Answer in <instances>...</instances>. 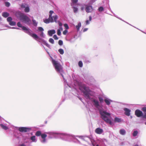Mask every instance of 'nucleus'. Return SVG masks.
Wrapping results in <instances>:
<instances>
[{
    "instance_id": "obj_25",
    "label": "nucleus",
    "mask_w": 146,
    "mask_h": 146,
    "mask_svg": "<svg viewBox=\"0 0 146 146\" xmlns=\"http://www.w3.org/2000/svg\"><path fill=\"white\" fill-rule=\"evenodd\" d=\"M81 23L79 22L78 23V25L76 26V28L78 31H79L80 28L81 27Z\"/></svg>"
},
{
    "instance_id": "obj_2",
    "label": "nucleus",
    "mask_w": 146,
    "mask_h": 146,
    "mask_svg": "<svg viewBox=\"0 0 146 146\" xmlns=\"http://www.w3.org/2000/svg\"><path fill=\"white\" fill-rule=\"evenodd\" d=\"M80 136H76L67 134L61 133L60 138L62 139L69 141H73L79 144L86 145L84 142H82V139L79 137Z\"/></svg>"
},
{
    "instance_id": "obj_39",
    "label": "nucleus",
    "mask_w": 146,
    "mask_h": 146,
    "mask_svg": "<svg viewBox=\"0 0 146 146\" xmlns=\"http://www.w3.org/2000/svg\"><path fill=\"white\" fill-rule=\"evenodd\" d=\"M33 25L34 26H36L37 25V23L35 20L34 19H33Z\"/></svg>"
},
{
    "instance_id": "obj_17",
    "label": "nucleus",
    "mask_w": 146,
    "mask_h": 146,
    "mask_svg": "<svg viewBox=\"0 0 146 146\" xmlns=\"http://www.w3.org/2000/svg\"><path fill=\"white\" fill-rule=\"evenodd\" d=\"M124 110L125 111V114L127 116H129L130 114L131 110L127 108H124Z\"/></svg>"
},
{
    "instance_id": "obj_14",
    "label": "nucleus",
    "mask_w": 146,
    "mask_h": 146,
    "mask_svg": "<svg viewBox=\"0 0 146 146\" xmlns=\"http://www.w3.org/2000/svg\"><path fill=\"white\" fill-rule=\"evenodd\" d=\"M135 114L138 117H142L143 118L144 114L142 111L139 110H136L135 111Z\"/></svg>"
},
{
    "instance_id": "obj_58",
    "label": "nucleus",
    "mask_w": 146,
    "mask_h": 146,
    "mask_svg": "<svg viewBox=\"0 0 146 146\" xmlns=\"http://www.w3.org/2000/svg\"><path fill=\"white\" fill-rule=\"evenodd\" d=\"M5 26H6V27H9V28H11V27H9V26H8V25H6Z\"/></svg>"
},
{
    "instance_id": "obj_55",
    "label": "nucleus",
    "mask_w": 146,
    "mask_h": 146,
    "mask_svg": "<svg viewBox=\"0 0 146 146\" xmlns=\"http://www.w3.org/2000/svg\"><path fill=\"white\" fill-rule=\"evenodd\" d=\"M79 99L82 101V99L80 97H78Z\"/></svg>"
},
{
    "instance_id": "obj_11",
    "label": "nucleus",
    "mask_w": 146,
    "mask_h": 146,
    "mask_svg": "<svg viewBox=\"0 0 146 146\" xmlns=\"http://www.w3.org/2000/svg\"><path fill=\"white\" fill-rule=\"evenodd\" d=\"M16 129H18L19 131L21 132H29L31 129L30 127H15Z\"/></svg>"
},
{
    "instance_id": "obj_47",
    "label": "nucleus",
    "mask_w": 146,
    "mask_h": 146,
    "mask_svg": "<svg viewBox=\"0 0 146 146\" xmlns=\"http://www.w3.org/2000/svg\"><path fill=\"white\" fill-rule=\"evenodd\" d=\"M68 32L67 30L65 29L63 33V34L64 35H66Z\"/></svg>"
},
{
    "instance_id": "obj_48",
    "label": "nucleus",
    "mask_w": 146,
    "mask_h": 146,
    "mask_svg": "<svg viewBox=\"0 0 146 146\" xmlns=\"http://www.w3.org/2000/svg\"><path fill=\"white\" fill-rule=\"evenodd\" d=\"M58 23L59 26L60 27H62V23L59 21H58Z\"/></svg>"
},
{
    "instance_id": "obj_8",
    "label": "nucleus",
    "mask_w": 146,
    "mask_h": 146,
    "mask_svg": "<svg viewBox=\"0 0 146 146\" xmlns=\"http://www.w3.org/2000/svg\"><path fill=\"white\" fill-rule=\"evenodd\" d=\"M79 137L82 139V142H84L86 144L85 145H86V144L87 143L90 145H92L93 146H99L98 144L95 145L93 140L90 137L80 136Z\"/></svg>"
},
{
    "instance_id": "obj_26",
    "label": "nucleus",
    "mask_w": 146,
    "mask_h": 146,
    "mask_svg": "<svg viewBox=\"0 0 146 146\" xmlns=\"http://www.w3.org/2000/svg\"><path fill=\"white\" fill-rule=\"evenodd\" d=\"M115 121L116 122L119 123L121 121V119L120 118L115 117L114 119Z\"/></svg>"
},
{
    "instance_id": "obj_31",
    "label": "nucleus",
    "mask_w": 146,
    "mask_h": 146,
    "mask_svg": "<svg viewBox=\"0 0 146 146\" xmlns=\"http://www.w3.org/2000/svg\"><path fill=\"white\" fill-rule=\"evenodd\" d=\"M13 20V19L11 17H8L7 19V21L9 23V22H11V21H12Z\"/></svg>"
},
{
    "instance_id": "obj_35",
    "label": "nucleus",
    "mask_w": 146,
    "mask_h": 146,
    "mask_svg": "<svg viewBox=\"0 0 146 146\" xmlns=\"http://www.w3.org/2000/svg\"><path fill=\"white\" fill-rule=\"evenodd\" d=\"M98 10L99 12H102L104 11V9L103 7H100L99 8Z\"/></svg>"
},
{
    "instance_id": "obj_59",
    "label": "nucleus",
    "mask_w": 146,
    "mask_h": 146,
    "mask_svg": "<svg viewBox=\"0 0 146 146\" xmlns=\"http://www.w3.org/2000/svg\"><path fill=\"white\" fill-rule=\"evenodd\" d=\"M134 146H139L137 144H136L134 145Z\"/></svg>"
},
{
    "instance_id": "obj_22",
    "label": "nucleus",
    "mask_w": 146,
    "mask_h": 146,
    "mask_svg": "<svg viewBox=\"0 0 146 146\" xmlns=\"http://www.w3.org/2000/svg\"><path fill=\"white\" fill-rule=\"evenodd\" d=\"M138 133V131L137 130H134L132 133V135L134 137H135L137 136Z\"/></svg>"
},
{
    "instance_id": "obj_6",
    "label": "nucleus",
    "mask_w": 146,
    "mask_h": 146,
    "mask_svg": "<svg viewBox=\"0 0 146 146\" xmlns=\"http://www.w3.org/2000/svg\"><path fill=\"white\" fill-rule=\"evenodd\" d=\"M100 113L101 116V117L105 121L111 125L112 124V122L109 118L111 117L110 116L111 114L110 113L102 110H100Z\"/></svg>"
},
{
    "instance_id": "obj_32",
    "label": "nucleus",
    "mask_w": 146,
    "mask_h": 146,
    "mask_svg": "<svg viewBox=\"0 0 146 146\" xmlns=\"http://www.w3.org/2000/svg\"><path fill=\"white\" fill-rule=\"evenodd\" d=\"M29 8L28 7H27L25 8L24 11L25 12H29Z\"/></svg>"
},
{
    "instance_id": "obj_52",
    "label": "nucleus",
    "mask_w": 146,
    "mask_h": 146,
    "mask_svg": "<svg viewBox=\"0 0 146 146\" xmlns=\"http://www.w3.org/2000/svg\"><path fill=\"white\" fill-rule=\"evenodd\" d=\"M92 19V17L91 16H90L89 17V21H91Z\"/></svg>"
},
{
    "instance_id": "obj_34",
    "label": "nucleus",
    "mask_w": 146,
    "mask_h": 146,
    "mask_svg": "<svg viewBox=\"0 0 146 146\" xmlns=\"http://www.w3.org/2000/svg\"><path fill=\"white\" fill-rule=\"evenodd\" d=\"M40 36L41 37L43 38H44L45 36V35L44 34L43 32H41V33L40 34Z\"/></svg>"
},
{
    "instance_id": "obj_29",
    "label": "nucleus",
    "mask_w": 146,
    "mask_h": 146,
    "mask_svg": "<svg viewBox=\"0 0 146 146\" xmlns=\"http://www.w3.org/2000/svg\"><path fill=\"white\" fill-rule=\"evenodd\" d=\"M58 51L61 54H63L64 53V50L62 48L59 49L58 50Z\"/></svg>"
},
{
    "instance_id": "obj_24",
    "label": "nucleus",
    "mask_w": 146,
    "mask_h": 146,
    "mask_svg": "<svg viewBox=\"0 0 146 146\" xmlns=\"http://www.w3.org/2000/svg\"><path fill=\"white\" fill-rule=\"evenodd\" d=\"M74 5H73V6H72L73 8V11L74 13H76L78 12V8L74 7Z\"/></svg>"
},
{
    "instance_id": "obj_38",
    "label": "nucleus",
    "mask_w": 146,
    "mask_h": 146,
    "mask_svg": "<svg viewBox=\"0 0 146 146\" xmlns=\"http://www.w3.org/2000/svg\"><path fill=\"white\" fill-rule=\"evenodd\" d=\"M64 26L65 27V29H66L68 30L69 29V27L67 24H65L64 25Z\"/></svg>"
},
{
    "instance_id": "obj_61",
    "label": "nucleus",
    "mask_w": 146,
    "mask_h": 146,
    "mask_svg": "<svg viewBox=\"0 0 146 146\" xmlns=\"http://www.w3.org/2000/svg\"><path fill=\"white\" fill-rule=\"evenodd\" d=\"M116 17L117 18H118L119 19H120V20H122V19H120V18H118L117 17Z\"/></svg>"
},
{
    "instance_id": "obj_1",
    "label": "nucleus",
    "mask_w": 146,
    "mask_h": 146,
    "mask_svg": "<svg viewBox=\"0 0 146 146\" xmlns=\"http://www.w3.org/2000/svg\"><path fill=\"white\" fill-rule=\"evenodd\" d=\"M17 25L18 27L22 28L23 30L25 32L31 36L36 40L38 41L39 42H42L47 47L50 48V45L46 41L44 40V39L39 38L36 34L33 33L32 31L28 28L22 26V25L20 22H18Z\"/></svg>"
},
{
    "instance_id": "obj_46",
    "label": "nucleus",
    "mask_w": 146,
    "mask_h": 146,
    "mask_svg": "<svg viewBox=\"0 0 146 146\" xmlns=\"http://www.w3.org/2000/svg\"><path fill=\"white\" fill-rule=\"evenodd\" d=\"M53 38L55 40H58V37H57V35H55L53 36Z\"/></svg>"
},
{
    "instance_id": "obj_5",
    "label": "nucleus",
    "mask_w": 146,
    "mask_h": 146,
    "mask_svg": "<svg viewBox=\"0 0 146 146\" xmlns=\"http://www.w3.org/2000/svg\"><path fill=\"white\" fill-rule=\"evenodd\" d=\"M16 16L22 22L27 25L30 24L31 23L30 19L24 13L18 12L16 13Z\"/></svg>"
},
{
    "instance_id": "obj_18",
    "label": "nucleus",
    "mask_w": 146,
    "mask_h": 146,
    "mask_svg": "<svg viewBox=\"0 0 146 146\" xmlns=\"http://www.w3.org/2000/svg\"><path fill=\"white\" fill-rule=\"evenodd\" d=\"M104 100L106 105L108 106L110 105L111 102H113V100L107 98L105 99Z\"/></svg>"
},
{
    "instance_id": "obj_41",
    "label": "nucleus",
    "mask_w": 146,
    "mask_h": 146,
    "mask_svg": "<svg viewBox=\"0 0 146 146\" xmlns=\"http://www.w3.org/2000/svg\"><path fill=\"white\" fill-rule=\"evenodd\" d=\"M98 99L101 103H102L103 102L104 100L103 98L102 97H99L98 98Z\"/></svg>"
},
{
    "instance_id": "obj_4",
    "label": "nucleus",
    "mask_w": 146,
    "mask_h": 146,
    "mask_svg": "<svg viewBox=\"0 0 146 146\" xmlns=\"http://www.w3.org/2000/svg\"><path fill=\"white\" fill-rule=\"evenodd\" d=\"M79 88L86 99H90L91 98L90 96L92 95L93 92L88 87H86L84 84H81L79 85Z\"/></svg>"
},
{
    "instance_id": "obj_44",
    "label": "nucleus",
    "mask_w": 146,
    "mask_h": 146,
    "mask_svg": "<svg viewBox=\"0 0 146 146\" xmlns=\"http://www.w3.org/2000/svg\"><path fill=\"white\" fill-rule=\"evenodd\" d=\"M5 5L7 7H9L10 5V3H9L8 2H6L5 3Z\"/></svg>"
},
{
    "instance_id": "obj_28",
    "label": "nucleus",
    "mask_w": 146,
    "mask_h": 146,
    "mask_svg": "<svg viewBox=\"0 0 146 146\" xmlns=\"http://www.w3.org/2000/svg\"><path fill=\"white\" fill-rule=\"evenodd\" d=\"M9 24L10 25L12 26H15L16 25V22L13 21L9 22Z\"/></svg>"
},
{
    "instance_id": "obj_21",
    "label": "nucleus",
    "mask_w": 146,
    "mask_h": 146,
    "mask_svg": "<svg viewBox=\"0 0 146 146\" xmlns=\"http://www.w3.org/2000/svg\"><path fill=\"white\" fill-rule=\"evenodd\" d=\"M2 16L5 18L8 17L9 15V14L7 12H4L2 13Z\"/></svg>"
},
{
    "instance_id": "obj_62",
    "label": "nucleus",
    "mask_w": 146,
    "mask_h": 146,
    "mask_svg": "<svg viewBox=\"0 0 146 146\" xmlns=\"http://www.w3.org/2000/svg\"><path fill=\"white\" fill-rule=\"evenodd\" d=\"M145 124L146 125V122H145Z\"/></svg>"
},
{
    "instance_id": "obj_64",
    "label": "nucleus",
    "mask_w": 146,
    "mask_h": 146,
    "mask_svg": "<svg viewBox=\"0 0 146 146\" xmlns=\"http://www.w3.org/2000/svg\"><path fill=\"white\" fill-rule=\"evenodd\" d=\"M47 53L48 54H49V53L48 52Z\"/></svg>"
},
{
    "instance_id": "obj_45",
    "label": "nucleus",
    "mask_w": 146,
    "mask_h": 146,
    "mask_svg": "<svg viewBox=\"0 0 146 146\" xmlns=\"http://www.w3.org/2000/svg\"><path fill=\"white\" fill-rule=\"evenodd\" d=\"M57 34L58 35H59V36L61 34V33L60 31V30H57Z\"/></svg>"
},
{
    "instance_id": "obj_3",
    "label": "nucleus",
    "mask_w": 146,
    "mask_h": 146,
    "mask_svg": "<svg viewBox=\"0 0 146 146\" xmlns=\"http://www.w3.org/2000/svg\"><path fill=\"white\" fill-rule=\"evenodd\" d=\"M50 57L51 61L56 70L57 72L60 74L63 79L64 83H65L66 80H65L64 78V74L62 70V66L58 61L54 59L52 57Z\"/></svg>"
},
{
    "instance_id": "obj_30",
    "label": "nucleus",
    "mask_w": 146,
    "mask_h": 146,
    "mask_svg": "<svg viewBox=\"0 0 146 146\" xmlns=\"http://www.w3.org/2000/svg\"><path fill=\"white\" fill-rule=\"evenodd\" d=\"M72 3L71 4L72 6H73V5H74L76 4L78 2V0H71Z\"/></svg>"
},
{
    "instance_id": "obj_23",
    "label": "nucleus",
    "mask_w": 146,
    "mask_h": 146,
    "mask_svg": "<svg viewBox=\"0 0 146 146\" xmlns=\"http://www.w3.org/2000/svg\"><path fill=\"white\" fill-rule=\"evenodd\" d=\"M120 133L122 135H125L126 133L125 130L123 129H121L119 131Z\"/></svg>"
},
{
    "instance_id": "obj_15",
    "label": "nucleus",
    "mask_w": 146,
    "mask_h": 146,
    "mask_svg": "<svg viewBox=\"0 0 146 146\" xmlns=\"http://www.w3.org/2000/svg\"><path fill=\"white\" fill-rule=\"evenodd\" d=\"M92 103L94 106L96 108H98L100 107V105L98 101L96 99H93L92 101Z\"/></svg>"
},
{
    "instance_id": "obj_56",
    "label": "nucleus",
    "mask_w": 146,
    "mask_h": 146,
    "mask_svg": "<svg viewBox=\"0 0 146 146\" xmlns=\"http://www.w3.org/2000/svg\"><path fill=\"white\" fill-rule=\"evenodd\" d=\"M81 9L82 11H83L84 9V7H82L81 8Z\"/></svg>"
},
{
    "instance_id": "obj_54",
    "label": "nucleus",
    "mask_w": 146,
    "mask_h": 146,
    "mask_svg": "<svg viewBox=\"0 0 146 146\" xmlns=\"http://www.w3.org/2000/svg\"><path fill=\"white\" fill-rule=\"evenodd\" d=\"M143 118H146V113H145L143 116Z\"/></svg>"
},
{
    "instance_id": "obj_13",
    "label": "nucleus",
    "mask_w": 146,
    "mask_h": 146,
    "mask_svg": "<svg viewBox=\"0 0 146 146\" xmlns=\"http://www.w3.org/2000/svg\"><path fill=\"white\" fill-rule=\"evenodd\" d=\"M10 125L6 123H0V127L3 129L7 130L9 129Z\"/></svg>"
},
{
    "instance_id": "obj_49",
    "label": "nucleus",
    "mask_w": 146,
    "mask_h": 146,
    "mask_svg": "<svg viewBox=\"0 0 146 146\" xmlns=\"http://www.w3.org/2000/svg\"><path fill=\"white\" fill-rule=\"evenodd\" d=\"M86 25H88L90 24V22H89V21L88 20H87L86 21Z\"/></svg>"
},
{
    "instance_id": "obj_50",
    "label": "nucleus",
    "mask_w": 146,
    "mask_h": 146,
    "mask_svg": "<svg viewBox=\"0 0 146 146\" xmlns=\"http://www.w3.org/2000/svg\"><path fill=\"white\" fill-rule=\"evenodd\" d=\"M19 146H27L24 143H22L19 145Z\"/></svg>"
},
{
    "instance_id": "obj_51",
    "label": "nucleus",
    "mask_w": 146,
    "mask_h": 146,
    "mask_svg": "<svg viewBox=\"0 0 146 146\" xmlns=\"http://www.w3.org/2000/svg\"><path fill=\"white\" fill-rule=\"evenodd\" d=\"M58 30H60V31H62L63 30V28H62V27H60L59 28V29H58Z\"/></svg>"
},
{
    "instance_id": "obj_43",
    "label": "nucleus",
    "mask_w": 146,
    "mask_h": 146,
    "mask_svg": "<svg viewBox=\"0 0 146 146\" xmlns=\"http://www.w3.org/2000/svg\"><path fill=\"white\" fill-rule=\"evenodd\" d=\"M26 5L25 4H21V7L22 8H25V7H27Z\"/></svg>"
},
{
    "instance_id": "obj_36",
    "label": "nucleus",
    "mask_w": 146,
    "mask_h": 146,
    "mask_svg": "<svg viewBox=\"0 0 146 146\" xmlns=\"http://www.w3.org/2000/svg\"><path fill=\"white\" fill-rule=\"evenodd\" d=\"M49 41L52 44H53L54 43V41L53 39L52 38H50L49 40Z\"/></svg>"
},
{
    "instance_id": "obj_20",
    "label": "nucleus",
    "mask_w": 146,
    "mask_h": 146,
    "mask_svg": "<svg viewBox=\"0 0 146 146\" xmlns=\"http://www.w3.org/2000/svg\"><path fill=\"white\" fill-rule=\"evenodd\" d=\"M56 33L55 31L54 30H50L48 31V35L51 36H52V35Z\"/></svg>"
},
{
    "instance_id": "obj_60",
    "label": "nucleus",
    "mask_w": 146,
    "mask_h": 146,
    "mask_svg": "<svg viewBox=\"0 0 146 146\" xmlns=\"http://www.w3.org/2000/svg\"><path fill=\"white\" fill-rule=\"evenodd\" d=\"M15 29H19V28H16Z\"/></svg>"
},
{
    "instance_id": "obj_27",
    "label": "nucleus",
    "mask_w": 146,
    "mask_h": 146,
    "mask_svg": "<svg viewBox=\"0 0 146 146\" xmlns=\"http://www.w3.org/2000/svg\"><path fill=\"white\" fill-rule=\"evenodd\" d=\"M100 141L104 144L107 142V140L105 139H100Z\"/></svg>"
},
{
    "instance_id": "obj_63",
    "label": "nucleus",
    "mask_w": 146,
    "mask_h": 146,
    "mask_svg": "<svg viewBox=\"0 0 146 146\" xmlns=\"http://www.w3.org/2000/svg\"><path fill=\"white\" fill-rule=\"evenodd\" d=\"M143 32V33H145V34H146V33H144V32Z\"/></svg>"
},
{
    "instance_id": "obj_33",
    "label": "nucleus",
    "mask_w": 146,
    "mask_h": 146,
    "mask_svg": "<svg viewBox=\"0 0 146 146\" xmlns=\"http://www.w3.org/2000/svg\"><path fill=\"white\" fill-rule=\"evenodd\" d=\"M37 28L38 31L41 32H43L44 31V29L41 27H38Z\"/></svg>"
},
{
    "instance_id": "obj_53",
    "label": "nucleus",
    "mask_w": 146,
    "mask_h": 146,
    "mask_svg": "<svg viewBox=\"0 0 146 146\" xmlns=\"http://www.w3.org/2000/svg\"><path fill=\"white\" fill-rule=\"evenodd\" d=\"M88 29V28H85V29H84L83 30V31L84 32H85L86 31H87Z\"/></svg>"
},
{
    "instance_id": "obj_40",
    "label": "nucleus",
    "mask_w": 146,
    "mask_h": 146,
    "mask_svg": "<svg viewBox=\"0 0 146 146\" xmlns=\"http://www.w3.org/2000/svg\"><path fill=\"white\" fill-rule=\"evenodd\" d=\"M142 110L144 112V113H146V107H143L142 108Z\"/></svg>"
},
{
    "instance_id": "obj_42",
    "label": "nucleus",
    "mask_w": 146,
    "mask_h": 146,
    "mask_svg": "<svg viewBox=\"0 0 146 146\" xmlns=\"http://www.w3.org/2000/svg\"><path fill=\"white\" fill-rule=\"evenodd\" d=\"M58 44L60 45H62L63 44V42L62 40H59L58 41Z\"/></svg>"
},
{
    "instance_id": "obj_9",
    "label": "nucleus",
    "mask_w": 146,
    "mask_h": 146,
    "mask_svg": "<svg viewBox=\"0 0 146 146\" xmlns=\"http://www.w3.org/2000/svg\"><path fill=\"white\" fill-rule=\"evenodd\" d=\"M35 135L37 136H41V138L40 140L42 143L45 144L47 142V139L46 138L47 135L45 133V132L44 133H42L40 131H38L36 132Z\"/></svg>"
},
{
    "instance_id": "obj_57",
    "label": "nucleus",
    "mask_w": 146,
    "mask_h": 146,
    "mask_svg": "<svg viewBox=\"0 0 146 146\" xmlns=\"http://www.w3.org/2000/svg\"><path fill=\"white\" fill-rule=\"evenodd\" d=\"M11 29H15L16 28V27H11Z\"/></svg>"
},
{
    "instance_id": "obj_7",
    "label": "nucleus",
    "mask_w": 146,
    "mask_h": 146,
    "mask_svg": "<svg viewBox=\"0 0 146 146\" xmlns=\"http://www.w3.org/2000/svg\"><path fill=\"white\" fill-rule=\"evenodd\" d=\"M54 13V12L53 11L51 10L50 11L48 18L44 19V22L46 24L50 22H53L54 21L55 22H57V20L58 18V16L57 15H55L52 17V15Z\"/></svg>"
},
{
    "instance_id": "obj_10",
    "label": "nucleus",
    "mask_w": 146,
    "mask_h": 146,
    "mask_svg": "<svg viewBox=\"0 0 146 146\" xmlns=\"http://www.w3.org/2000/svg\"><path fill=\"white\" fill-rule=\"evenodd\" d=\"M45 133L48 135L49 139L60 138L61 133L55 131H49L45 132Z\"/></svg>"
},
{
    "instance_id": "obj_16",
    "label": "nucleus",
    "mask_w": 146,
    "mask_h": 146,
    "mask_svg": "<svg viewBox=\"0 0 146 146\" xmlns=\"http://www.w3.org/2000/svg\"><path fill=\"white\" fill-rule=\"evenodd\" d=\"M104 132L102 129L98 127L95 130V132L96 133L99 134H102Z\"/></svg>"
},
{
    "instance_id": "obj_37",
    "label": "nucleus",
    "mask_w": 146,
    "mask_h": 146,
    "mask_svg": "<svg viewBox=\"0 0 146 146\" xmlns=\"http://www.w3.org/2000/svg\"><path fill=\"white\" fill-rule=\"evenodd\" d=\"M78 65L80 67H82L83 66V63L82 61H80L78 62Z\"/></svg>"
},
{
    "instance_id": "obj_12",
    "label": "nucleus",
    "mask_w": 146,
    "mask_h": 146,
    "mask_svg": "<svg viewBox=\"0 0 146 146\" xmlns=\"http://www.w3.org/2000/svg\"><path fill=\"white\" fill-rule=\"evenodd\" d=\"M85 10L87 13H92L94 9L91 5L87 4L85 6Z\"/></svg>"
},
{
    "instance_id": "obj_19",
    "label": "nucleus",
    "mask_w": 146,
    "mask_h": 146,
    "mask_svg": "<svg viewBox=\"0 0 146 146\" xmlns=\"http://www.w3.org/2000/svg\"><path fill=\"white\" fill-rule=\"evenodd\" d=\"M31 140V142L36 143L37 141V139L36 138L35 136H33L30 137Z\"/></svg>"
}]
</instances>
